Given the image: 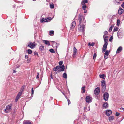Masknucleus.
<instances>
[{
	"instance_id": "f257e3e1",
	"label": "nucleus",
	"mask_w": 124,
	"mask_h": 124,
	"mask_svg": "<svg viewBox=\"0 0 124 124\" xmlns=\"http://www.w3.org/2000/svg\"><path fill=\"white\" fill-rule=\"evenodd\" d=\"M65 68V67L64 65H62L61 66H58L54 68L53 69V70L54 71H58L59 72L63 71H64Z\"/></svg>"
},
{
	"instance_id": "f03ea898",
	"label": "nucleus",
	"mask_w": 124,
	"mask_h": 124,
	"mask_svg": "<svg viewBox=\"0 0 124 124\" xmlns=\"http://www.w3.org/2000/svg\"><path fill=\"white\" fill-rule=\"evenodd\" d=\"M83 16L82 15L80 14L78 16V19L79 20L80 25H85L86 24V21L84 18H83Z\"/></svg>"
},
{
	"instance_id": "7ed1b4c3",
	"label": "nucleus",
	"mask_w": 124,
	"mask_h": 124,
	"mask_svg": "<svg viewBox=\"0 0 124 124\" xmlns=\"http://www.w3.org/2000/svg\"><path fill=\"white\" fill-rule=\"evenodd\" d=\"M103 38H104V41L105 43L104 44L103 47V50H105L107 48V46L108 44L107 41H108V39H107V38H108V37L107 36L105 37L104 35L103 36Z\"/></svg>"
},
{
	"instance_id": "20e7f679",
	"label": "nucleus",
	"mask_w": 124,
	"mask_h": 124,
	"mask_svg": "<svg viewBox=\"0 0 124 124\" xmlns=\"http://www.w3.org/2000/svg\"><path fill=\"white\" fill-rule=\"evenodd\" d=\"M101 83L102 92L104 93L106 89V84L105 81L104 80H103L101 81Z\"/></svg>"
},
{
	"instance_id": "39448f33",
	"label": "nucleus",
	"mask_w": 124,
	"mask_h": 124,
	"mask_svg": "<svg viewBox=\"0 0 124 124\" xmlns=\"http://www.w3.org/2000/svg\"><path fill=\"white\" fill-rule=\"evenodd\" d=\"M106 49L105 50H103V48L102 49V52L103 53H104V52H105V53H104V58L105 59H107L108 58V55L109 54L110 51H108V50H106Z\"/></svg>"
},
{
	"instance_id": "423d86ee",
	"label": "nucleus",
	"mask_w": 124,
	"mask_h": 124,
	"mask_svg": "<svg viewBox=\"0 0 124 124\" xmlns=\"http://www.w3.org/2000/svg\"><path fill=\"white\" fill-rule=\"evenodd\" d=\"M12 106V104H10L9 105H8L6 106V109L5 110V112L8 113L11 110V107Z\"/></svg>"
},
{
	"instance_id": "0eeeda50",
	"label": "nucleus",
	"mask_w": 124,
	"mask_h": 124,
	"mask_svg": "<svg viewBox=\"0 0 124 124\" xmlns=\"http://www.w3.org/2000/svg\"><path fill=\"white\" fill-rule=\"evenodd\" d=\"M103 97L104 99L106 101H107L109 97V94L108 93L106 92L103 94Z\"/></svg>"
},
{
	"instance_id": "6e6552de",
	"label": "nucleus",
	"mask_w": 124,
	"mask_h": 124,
	"mask_svg": "<svg viewBox=\"0 0 124 124\" xmlns=\"http://www.w3.org/2000/svg\"><path fill=\"white\" fill-rule=\"evenodd\" d=\"M52 20V18L51 17L47 18H42L41 20V22H50Z\"/></svg>"
},
{
	"instance_id": "1a4fd4ad",
	"label": "nucleus",
	"mask_w": 124,
	"mask_h": 124,
	"mask_svg": "<svg viewBox=\"0 0 124 124\" xmlns=\"http://www.w3.org/2000/svg\"><path fill=\"white\" fill-rule=\"evenodd\" d=\"M86 102L90 103L92 101V98L89 96H86Z\"/></svg>"
},
{
	"instance_id": "9d476101",
	"label": "nucleus",
	"mask_w": 124,
	"mask_h": 124,
	"mask_svg": "<svg viewBox=\"0 0 124 124\" xmlns=\"http://www.w3.org/2000/svg\"><path fill=\"white\" fill-rule=\"evenodd\" d=\"M80 27L78 28V30L79 31L84 32L85 30V25H80Z\"/></svg>"
},
{
	"instance_id": "9b49d317",
	"label": "nucleus",
	"mask_w": 124,
	"mask_h": 124,
	"mask_svg": "<svg viewBox=\"0 0 124 124\" xmlns=\"http://www.w3.org/2000/svg\"><path fill=\"white\" fill-rule=\"evenodd\" d=\"M77 50L76 47H74L73 48V54L72 55L73 57H76L77 54Z\"/></svg>"
},
{
	"instance_id": "f8f14e48",
	"label": "nucleus",
	"mask_w": 124,
	"mask_h": 124,
	"mask_svg": "<svg viewBox=\"0 0 124 124\" xmlns=\"http://www.w3.org/2000/svg\"><path fill=\"white\" fill-rule=\"evenodd\" d=\"M22 93L21 92H19L17 96L15 101L16 102H17L18 99L19 98L20 96L21 95Z\"/></svg>"
},
{
	"instance_id": "ddd939ff",
	"label": "nucleus",
	"mask_w": 124,
	"mask_h": 124,
	"mask_svg": "<svg viewBox=\"0 0 124 124\" xmlns=\"http://www.w3.org/2000/svg\"><path fill=\"white\" fill-rule=\"evenodd\" d=\"M94 93L95 95H98L100 92V88L98 87L96 88L94 91Z\"/></svg>"
},
{
	"instance_id": "4468645a",
	"label": "nucleus",
	"mask_w": 124,
	"mask_h": 124,
	"mask_svg": "<svg viewBox=\"0 0 124 124\" xmlns=\"http://www.w3.org/2000/svg\"><path fill=\"white\" fill-rule=\"evenodd\" d=\"M106 115L107 116H109L112 114V111L110 110H107L106 112Z\"/></svg>"
},
{
	"instance_id": "2eb2a0df",
	"label": "nucleus",
	"mask_w": 124,
	"mask_h": 124,
	"mask_svg": "<svg viewBox=\"0 0 124 124\" xmlns=\"http://www.w3.org/2000/svg\"><path fill=\"white\" fill-rule=\"evenodd\" d=\"M30 44L28 45V46L30 48L33 49L35 46L34 44L31 42H29Z\"/></svg>"
},
{
	"instance_id": "dca6fc26",
	"label": "nucleus",
	"mask_w": 124,
	"mask_h": 124,
	"mask_svg": "<svg viewBox=\"0 0 124 124\" xmlns=\"http://www.w3.org/2000/svg\"><path fill=\"white\" fill-rule=\"evenodd\" d=\"M108 104L107 102L105 103L102 105V107L103 108H106L108 107Z\"/></svg>"
},
{
	"instance_id": "f3484780",
	"label": "nucleus",
	"mask_w": 124,
	"mask_h": 124,
	"mask_svg": "<svg viewBox=\"0 0 124 124\" xmlns=\"http://www.w3.org/2000/svg\"><path fill=\"white\" fill-rule=\"evenodd\" d=\"M23 124H32L31 122L29 120H24L23 122Z\"/></svg>"
},
{
	"instance_id": "a211bd4d",
	"label": "nucleus",
	"mask_w": 124,
	"mask_h": 124,
	"mask_svg": "<svg viewBox=\"0 0 124 124\" xmlns=\"http://www.w3.org/2000/svg\"><path fill=\"white\" fill-rule=\"evenodd\" d=\"M43 43H45L46 45H48V46L50 45V43L49 41L47 40H43Z\"/></svg>"
},
{
	"instance_id": "6ab92c4d",
	"label": "nucleus",
	"mask_w": 124,
	"mask_h": 124,
	"mask_svg": "<svg viewBox=\"0 0 124 124\" xmlns=\"http://www.w3.org/2000/svg\"><path fill=\"white\" fill-rule=\"evenodd\" d=\"M75 25H76L75 22V21H73L72 22V23L71 24V27H70V28L72 29V28H74L75 27Z\"/></svg>"
},
{
	"instance_id": "aec40b11",
	"label": "nucleus",
	"mask_w": 124,
	"mask_h": 124,
	"mask_svg": "<svg viewBox=\"0 0 124 124\" xmlns=\"http://www.w3.org/2000/svg\"><path fill=\"white\" fill-rule=\"evenodd\" d=\"M122 49V47L121 46H120L117 50V53H119L121 52Z\"/></svg>"
},
{
	"instance_id": "412c9836",
	"label": "nucleus",
	"mask_w": 124,
	"mask_h": 124,
	"mask_svg": "<svg viewBox=\"0 0 124 124\" xmlns=\"http://www.w3.org/2000/svg\"><path fill=\"white\" fill-rule=\"evenodd\" d=\"M124 10L120 8L118 10V13L119 14H121L124 11Z\"/></svg>"
},
{
	"instance_id": "4be33fe9",
	"label": "nucleus",
	"mask_w": 124,
	"mask_h": 124,
	"mask_svg": "<svg viewBox=\"0 0 124 124\" xmlns=\"http://www.w3.org/2000/svg\"><path fill=\"white\" fill-rule=\"evenodd\" d=\"M122 31H120V30H119L117 32V36L118 37H120V36L122 34Z\"/></svg>"
},
{
	"instance_id": "5701e85b",
	"label": "nucleus",
	"mask_w": 124,
	"mask_h": 124,
	"mask_svg": "<svg viewBox=\"0 0 124 124\" xmlns=\"http://www.w3.org/2000/svg\"><path fill=\"white\" fill-rule=\"evenodd\" d=\"M85 86H84L83 87H82L81 90L83 91V92H82V93H84L85 92Z\"/></svg>"
},
{
	"instance_id": "b1692460",
	"label": "nucleus",
	"mask_w": 124,
	"mask_h": 124,
	"mask_svg": "<svg viewBox=\"0 0 124 124\" xmlns=\"http://www.w3.org/2000/svg\"><path fill=\"white\" fill-rule=\"evenodd\" d=\"M88 2L87 0H84L81 2L82 5L85 4V3H87Z\"/></svg>"
},
{
	"instance_id": "393cba45",
	"label": "nucleus",
	"mask_w": 124,
	"mask_h": 124,
	"mask_svg": "<svg viewBox=\"0 0 124 124\" xmlns=\"http://www.w3.org/2000/svg\"><path fill=\"white\" fill-rule=\"evenodd\" d=\"M24 86H23L22 88H21L20 92H21V93H22L24 91Z\"/></svg>"
},
{
	"instance_id": "a878e982",
	"label": "nucleus",
	"mask_w": 124,
	"mask_h": 124,
	"mask_svg": "<svg viewBox=\"0 0 124 124\" xmlns=\"http://www.w3.org/2000/svg\"><path fill=\"white\" fill-rule=\"evenodd\" d=\"M44 46L42 45H41L39 47V49L40 50L42 51L44 49Z\"/></svg>"
},
{
	"instance_id": "bb28decb",
	"label": "nucleus",
	"mask_w": 124,
	"mask_h": 124,
	"mask_svg": "<svg viewBox=\"0 0 124 124\" xmlns=\"http://www.w3.org/2000/svg\"><path fill=\"white\" fill-rule=\"evenodd\" d=\"M114 118V117L113 116H111L109 117V121L112 120Z\"/></svg>"
},
{
	"instance_id": "cd10ccee",
	"label": "nucleus",
	"mask_w": 124,
	"mask_h": 124,
	"mask_svg": "<svg viewBox=\"0 0 124 124\" xmlns=\"http://www.w3.org/2000/svg\"><path fill=\"white\" fill-rule=\"evenodd\" d=\"M105 75L104 74H100L99 75L100 77L101 78H102L104 79H105V78H104Z\"/></svg>"
},
{
	"instance_id": "c85d7f7f",
	"label": "nucleus",
	"mask_w": 124,
	"mask_h": 124,
	"mask_svg": "<svg viewBox=\"0 0 124 124\" xmlns=\"http://www.w3.org/2000/svg\"><path fill=\"white\" fill-rule=\"evenodd\" d=\"M63 77L65 78H67V74L66 73H64L63 75Z\"/></svg>"
},
{
	"instance_id": "c756f323",
	"label": "nucleus",
	"mask_w": 124,
	"mask_h": 124,
	"mask_svg": "<svg viewBox=\"0 0 124 124\" xmlns=\"http://www.w3.org/2000/svg\"><path fill=\"white\" fill-rule=\"evenodd\" d=\"M27 51L28 54H31L32 52V51L30 49H28L27 50Z\"/></svg>"
},
{
	"instance_id": "7c9ffc66",
	"label": "nucleus",
	"mask_w": 124,
	"mask_h": 124,
	"mask_svg": "<svg viewBox=\"0 0 124 124\" xmlns=\"http://www.w3.org/2000/svg\"><path fill=\"white\" fill-rule=\"evenodd\" d=\"M118 28L116 27H115L113 30V31L114 32L117 31L118 30Z\"/></svg>"
},
{
	"instance_id": "2f4dec72",
	"label": "nucleus",
	"mask_w": 124,
	"mask_h": 124,
	"mask_svg": "<svg viewBox=\"0 0 124 124\" xmlns=\"http://www.w3.org/2000/svg\"><path fill=\"white\" fill-rule=\"evenodd\" d=\"M83 5V6H82V9H83V10H85V8H86V6L85 4H84V5Z\"/></svg>"
},
{
	"instance_id": "473e14b6",
	"label": "nucleus",
	"mask_w": 124,
	"mask_h": 124,
	"mask_svg": "<svg viewBox=\"0 0 124 124\" xmlns=\"http://www.w3.org/2000/svg\"><path fill=\"white\" fill-rule=\"evenodd\" d=\"M54 33V31H51L49 32L50 35H51L52 34H53Z\"/></svg>"
},
{
	"instance_id": "72a5a7b5",
	"label": "nucleus",
	"mask_w": 124,
	"mask_h": 124,
	"mask_svg": "<svg viewBox=\"0 0 124 124\" xmlns=\"http://www.w3.org/2000/svg\"><path fill=\"white\" fill-rule=\"evenodd\" d=\"M49 51L52 53H54L55 52L54 50L53 49H51L49 50Z\"/></svg>"
},
{
	"instance_id": "f704fd0d",
	"label": "nucleus",
	"mask_w": 124,
	"mask_h": 124,
	"mask_svg": "<svg viewBox=\"0 0 124 124\" xmlns=\"http://www.w3.org/2000/svg\"><path fill=\"white\" fill-rule=\"evenodd\" d=\"M114 26H111L109 28V32H110L112 30V29L113 28V27Z\"/></svg>"
},
{
	"instance_id": "c9c22d12",
	"label": "nucleus",
	"mask_w": 124,
	"mask_h": 124,
	"mask_svg": "<svg viewBox=\"0 0 124 124\" xmlns=\"http://www.w3.org/2000/svg\"><path fill=\"white\" fill-rule=\"evenodd\" d=\"M50 7L51 8L53 9L54 8V5L53 4H50Z\"/></svg>"
},
{
	"instance_id": "e433bc0d",
	"label": "nucleus",
	"mask_w": 124,
	"mask_h": 124,
	"mask_svg": "<svg viewBox=\"0 0 124 124\" xmlns=\"http://www.w3.org/2000/svg\"><path fill=\"white\" fill-rule=\"evenodd\" d=\"M117 25L119 26L120 24V20L119 19H118L117 21Z\"/></svg>"
},
{
	"instance_id": "4c0bfd02",
	"label": "nucleus",
	"mask_w": 124,
	"mask_h": 124,
	"mask_svg": "<svg viewBox=\"0 0 124 124\" xmlns=\"http://www.w3.org/2000/svg\"><path fill=\"white\" fill-rule=\"evenodd\" d=\"M97 56V54L96 53H94V55L93 57V59L95 60V59L96 57Z\"/></svg>"
},
{
	"instance_id": "58836bf2",
	"label": "nucleus",
	"mask_w": 124,
	"mask_h": 124,
	"mask_svg": "<svg viewBox=\"0 0 124 124\" xmlns=\"http://www.w3.org/2000/svg\"><path fill=\"white\" fill-rule=\"evenodd\" d=\"M63 63V62L62 61H61L59 62V64L60 65H62Z\"/></svg>"
},
{
	"instance_id": "ea45409f",
	"label": "nucleus",
	"mask_w": 124,
	"mask_h": 124,
	"mask_svg": "<svg viewBox=\"0 0 124 124\" xmlns=\"http://www.w3.org/2000/svg\"><path fill=\"white\" fill-rule=\"evenodd\" d=\"M114 2L115 3H119V0H114Z\"/></svg>"
},
{
	"instance_id": "a19ab883",
	"label": "nucleus",
	"mask_w": 124,
	"mask_h": 124,
	"mask_svg": "<svg viewBox=\"0 0 124 124\" xmlns=\"http://www.w3.org/2000/svg\"><path fill=\"white\" fill-rule=\"evenodd\" d=\"M66 98L68 102V105H69V104H70L71 103V102L69 99H67L66 97Z\"/></svg>"
},
{
	"instance_id": "79ce46f5",
	"label": "nucleus",
	"mask_w": 124,
	"mask_h": 124,
	"mask_svg": "<svg viewBox=\"0 0 124 124\" xmlns=\"http://www.w3.org/2000/svg\"><path fill=\"white\" fill-rule=\"evenodd\" d=\"M113 39V37L112 36H111L110 38L109 39V40L110 41H111Z\"/></svg>"
},
{
	"instance_id": "37998d69",
	"label": "nucleus",
	"mask_w": 124,
	"mask_h": 124,
	"mask_svg": "<svg viewBox=\"0 0 124 124\" xmlns=\"http://www.w3.org/2000/svg\"><path fill=\"white\" fill-rule=\"evenodd\" d=\"M34 54L35 55H38V53L36 51L34 52Z\"/></svg>"
},
{
	"instance_id": "c03bdc74",
	"label": "nucleus",
	"mask_w": 124,
	"mask_h": 124,
	"mask_svg": "<svg viewBox=\"0 0 124 124\" xmlns=\"http://www.w3.org/2000/svg\"><path fill=\"white\" fill-rule=\"evenodd\" d=\"M104 36L105 35H107L108 34V32H107V31H105L104 32Z\"/></svg>"
},
{
	"instance_id": "a18cd8bd",
	"label": "nucleus",
	"mask_w": 124,
	"mask_h": 124,
	"mask_svg": "<svg viewBox=\"0 0 124 124\" xmlns=\"http://www.w3.org/2000/svg\"><path fill=\"white\" fill-rule=\"evenodd\" d=\"M120 114L118 112L116 113V116H118Z\"/></svg>"
},
{
	"instance_id": "49530a36",
	"label": "nucleus",
	"mask_w": 124,
	"mask_h": 124,
	"mask_svg": "<svg viewBox=\"0 0 124 124\" xmlns=\"http://www.w3.org/2000/svg\"><path fill=\"white\" fill-rule=\"evenodd\" d=\"M32 94L31 95H33L34 94V90H33V88H32L31 90Z\"/></svg>"
},
{
	"instance_id": "de8ad7c7",
	"label": "nucleus",
	"mask_w": 124,
	"mask_h": 124,
	"mask_svg": "<svg viewBox=\"0 0 124 124\" xmlns=\"http://www.w3.org/2000/svg\"><path fill=\"white\" fill-rule=\"evenodd\" d=\"M95 45V43L94 42H92V43L91 44V46H93L94 45Z\"/></svg>"
},
{
	"instance_id": "09e8293b",
	"label": "nucleus",
	"mask_w": 124,
	"mask_h": 124,
	"mask_svg": "<svg viewBox=\"0 0 124 124\" xmlns=\"http://www.w3.org/2000/svg\"><path fill=\"white\" fill-rule=\"evenodd\" d=\"M121 7L123 8H124V2L121 5Z\"/></svg>"
},
{
	"instance_id": "8fccbe9b",
	"label": "nucleus",
	"mask_w": 124,
	"mask_h": 124,
	"mask_svg": "<svg viewBox=\"0 0 124 124\" xmlns=\"http://www.w3.org/2000/svg\"><path fill=\"white\" fill-rule=\"evenodd\" d=\"M39 73L38 72L37 73V76L36 77V78L37 79H38V78H39Z\"/></svg>"
},
{
	"instance_id": "3c124183",
	"label": "nucleus",
	"mask_w": 124,
	"mask_h": 124,
	"mask_svg": "<svg viewBox=\"0 0 124 124\" xmlns=\"http://www.w3.org/2000/svg\"><path fill=\"white\" fill-rule=\"evenodd\" d=\"M91 44L90 43H88V45L89 46H91Z\"/></svg>"
},
{
	"instance_id": "603ef678",
	"label": "nucleus",
	"mask_w": 124,
	"mask_h": 124,
	"mask_svg": "<svg viewBox=\"0 0 124 124\" xmlns=\"http://www.w3.org/2000/svg\"><path fill=\"white\" fill-rule=\"evenodd\" d=\"M25 59H27L28 58V56L27 55H26L25 56Z\"/></svg>"
},
{
	"instance_id": "864d4df0",
	"label": "nucleus",
	"mask_w": 124,
	"mask_h": 124,
	"mask_svg": "<svg viewBox=\"0 0 124 124\" xmlns=\"http://www.w3.org/2000/svg\"><path fill=\"white\" fill-rule=\"evenodd\" d=\"M121 109H122L123 111H124V108H120Z\"/></svg>"
},
{
	"instance_id": "5fc2aeb1",
	"label": "nucleus",
	"mask_w": 124,
	"mask_h": 124,
	"mask_svg": "<svg viewBox=\"0 0 124 124\" xmlns=\"http://www.w3.org/2000/svg\"><path fill=\"white\" fill-rule=\"evenodd\" d=\"M16 71L15 70H13V72L14 73H15L16 72Z\"/></svg>"
},
{
	"instance_id": "6e6d98bb",
	"label": "nucleus",
	"mask_w": 124,
	"mask_h": 124,
	"mask_svg": "<svg viewBox=\"0 0 124 124\" xmlns=\"http://www.w3.org/2000/svg\"><path fill=\"white\" fill-rule=\"evenodd\" d=\"M56 71V72L55 73L56 74L60 72L59 71Z\"/></svg>"
},
{
	"instance_id": "4d7b16f0",
	"label": "nucleus",
	"mask_w": 124,
	"mask_h": 124,
	"mask_svg": "<svg viewBox=\"0 0 124 124\" xmlns=\"http://www.w3.org/2000/svg\"><path fill=\"white\" fill-rule=\"evenodd\" d=\"M86 12H87V11L86 10H84V13H86Z\"/></svg>"
},
{
	"instance_id": "13d9d810",
	"label": "nucleus",
	"mask_w": 124,
	"mask_h": 124,
	"mask_svg": "<svg viewBox=\"0 0 124 124\" xmlns=\"http://www.w3.org/2000/svg\"><path fill=\"white\" fill-rule=\"evenodd\" d=\"M51 78L52 79L53 78L52 76V75L51 74Z\"/></svg>"
},
{
	"instance_id": "bf43d9fd",
	"label": "nucleus",
	"mask_w": 124,
	"mask_h": 124,
	"mask_svg": "<svg viewBox=\"0 0 124 124\" xmlns=\"http://www.w3.org/2000/svg\"><path fill=\"white\" fill-rule=\"evenodd\" d=\"M119 0L120 1H122L123 0Z\"/></svg>"
},
{
	"instance_id": "052dcab7",
	"label": "nucleus",
	"mask_w": 124,
	"mask_h": 124,
	"mask_svg": "<svg viewBox=\"0 0 124 124\" xmlns=\"http://www.w3.org/2000/svg\"><path fill=\"white\" fill-rule=\"evenodd\" d=\"M85 107H84V110H85Z\"/></svg>"
},
{
	"instance_id": "680f3d73",
	"label": "nucleus",
	"mask_w": 124,
	"mask_h": 124,
	"mask_svg": "<svg viewBox=\"0 0 124 124\" xmlns=\"http://www.w3.org/2000/svg\"><path fill=\"white\" fill-rule=\"evenodd\" d=\"M32 0L33 1H36V0Z\"/></svg>"
},
{
	"instance_id": "e2e57ef3",
	"label": "nucleus",
	"mask_w": 124,
	"mask_h": 124,
	"mask_svg": "<svg viewBox=\"0 0 124 124\" xmlns=\"http://www.w3.org/2000/svg\"><path fill=\"white\" fill-rule=\"evenodd\" d=\"M63 94L64 95H65V94H64V93H63Z\"/></svg>"
},
{
	"instance_id": "0e129e2a",
	"label": "nucleus",
	"mask_w": 124,
	"mask_h": 124,
	"mask_svg": "<svg viewBox=\"0 0 124 124\" xmlns=\"http://www.w3.org/2000/svg\"><path fill=\"white\" fill-rule=\"evenodd\" d=\"M46 1L47 2H48V0H46Z\"/></svg>"
}]
</instances>
